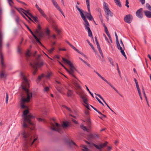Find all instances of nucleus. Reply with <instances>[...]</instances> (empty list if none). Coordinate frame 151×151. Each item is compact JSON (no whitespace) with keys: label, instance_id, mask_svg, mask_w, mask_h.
<instances>
[{"label":"nucleus","instance_id":"obj_21","mask_svg":"<svg viewBox=\"0 0 151 151\" xmlns=\"http://www.w3.org/2000/svg\"><path fill=\"white\" fill-rule=\"evenodd\" d=\"M56 88L58 91L61 93L63 94L62 91V88L60 85H56Z\"/></svg>","mask_w":151,"mask_h":151},{"label":"nucleus","instance_id":"obj_50","mask_svg":"<svg viewBox=\"0 0 151 151\" xmlns=\"http://www.w3.org/2000/svg\"><path fill=\"white\" fill-rule=\"evenodd\" d=\"M17 10L20 13H21V14L22 13H21V12H22L24 14V13H25L24 12V11H25V10H24V9H22V8H20L19 9V10H18V9H17Z\"/></svg>","mask_w":151,"mask_h":151},{"label":"nucleus","instance_id":"obj_18","mask_svg":"<svg viewBox=\"0 0 151 151\" xmlns=\"http://www.w3.org/2000/svg\"><path fill=\"white\" fill-rule=\"evenodd\" d=\"M35 33L36 34H37V37L39 39L40 41V39L43 37L44 36V35L43 33L41 32V31L35 30Z\"/></svg>","mask_w":151,"mask_h":151},{"label":"nucleus","instance_id":"obj_2","mask_svg":"<svg viewBox=\"0 0 151 151\" xmlns=\"http://www.w3.org/2000/svg\"><path fill=\"white\" fill-rule=\"evenodd\" d=\"M20 75L21 78H22L23 82L22 84V88L24 90L26 93L27 98L22 97L21 98V108L23 109H28L27 107L24 105L25 102H28L30 101V98L32 96V93L30 92L27 88L29 87V81L26 77L25 75L22 72H21Z\"/></svg>","mask_w":151,"mask_h":151},{"label":"nucleus","instance_id":"obj_60","mask_svg":"<svg viewBox=\"0 0 151 151\" xmlns=\"http://www.w3.org/2000/svg\"><path fill=\"white\" fill-rule=\"evenodd\" d=\"M117 70L118 71L119 74L120 75V72L119 70V68L118 66H117Z\"/></svg>","mask_w":151,"mask_h":151},{"label":"nucleus","instance_id":"obj_36","mask_svg":"<svg viewBox=\"0 0 151 151\" xmlns=\"http://www.w3.org/2000/svg\"><path fill=\"white\" fill-rule=\"evenodd\" d=\"M86 41L88 43L89 45L91 47V48L92 49L94 50V48L93 46V45L90 43L89 41L88 40H87Z\"/></svg>","mask_w":151,"mask_h":151},{"label":"nucleus","instance_id":"obj_17","mask_svg":"<svg viewBox=\"0 0 151 151\" xmlns=\"http://www.w3.org/2000/svg\"><path fill=\"white\" fill-rule=\"evenodd\" d=\"M83 100V102L86 104H87V99L86 97V95L84 94V92L78 95Z\"/></svg>","mask_w":151,"mask_h":151},{"label":"nucleus","instance_id":"obj_29","mask_svg":"<svg viewBox=\"0 0 151 151\" xmlns=\"http://www.w3.org/2000/svg\"><path fill=\"white\" fill-rule=\"evenodd\" d=\"M44 92H47L50 90V86H44Z\"/></svg>","mask_w":151,"mask_h":151},{"label":"nucleus","instance_id":"obj_54","mask_svg":"<svg viewBox=\"0 0 151 151\" xmlns=\"http://www.w3.org/2000/svg\"><path fill=\"white\" fill-rule=\"evenodd\" d=\"M50 31L48 29H47L46 30V33L47 35H49L50 34Z\"/></svg>","mask_w":151,"mask_h":151},{"label":"nucleus","instance_id":"obj_49","mask_svg":"<svg viewBox=\"0 0 151 151\" xmlns=\"http://www.w3.org/2000/svg\"><path fill=\"white\" fill-rule=\"evenodd\" d=\"M44 18L46 19L47 20H48V18L47 17L46 15L44 13V12L41 14Z\"/></svg>","mask_w":151,"mask_h":151},{"label":"nucleus","instance_id":"obj_9","mask_svg":"<svg viewBox=\"0 0 151 151\" xmlns=\"http://www.w3.org/2000/svg\"><path fill=\"white\" fill-rule=\"evenodd\" d=\"M52 73L51 71L47 72L45 76L43 74H42L41 76H39L37 80V83L38 84H39L41 79L44 77H45L47 79H50V77L52 75Z\"/></svg>","mask_w":151,"mask_h":151},{"label":"nucleus","instance_id":"obj_6","mask_svg":"<svg viewBox=\"0 0 151 151\" xmlns=\"http://www.w3.org/2000/svg\"><path fill=\"white\" fill-rule=\"evenodd\" d=\"M76 7L77 9L79 12L80 14L82 19L85 22V23L83 24L84 26V27L86 29H87L88 31L91 30L89 27L90 24L87 21L86 16L83 15L82 11L80 9V8L78 7V6L76 5Z\"/></svg>","mask_w":151,"mask_h":151},{"label":"nucleus","instance_id":"obj_5","mask_svg":"<svg viewBox=\"0 0 151 151\" xmlns=\"http://www.w3.org/2000/svg\"><path fill=\"white\" fill-rule=\"evenodd\" d=\"M62 60L64 63L65 64H67L69 65L70 70L67 69L61 63L59 62L60 63L64 68L70 74L72 75L73 76L75 77L74 73L76 69L72 63L69 60L65 58H64V57H62Z\"/></svg>","mask_w":151,"mask_h":151},{"label":"nucleus","instance_id":"obj_64","mask_svg":"<svg viewBox=\"0 0 151 151\" xmlns=\"http://www.w3.org/2000/svg\"><path fill=\"white\" fill-rule=\"evenodd\" d=\"M39 11L40 12V13L41 14L44 13V12L41 9H40Z\"/></svg>","mask_w":151,"mask_h":151},{"label":"nucleus","instance_id":"obj_57","mask_svg":"<svg viewBox=\"0 0 151 151\" xmlns=\"http://www.w3.org/2000/svg\"><path fill=\"white\" fill-rule=\"evenodd\" d=\"M136 84V88L137 89V91L140 90L138 83Z\"/></svg>","mask_w":151,"mask_h":151},{"label":"nucleus","instance_id":"obj_61","mask_svg":"<svg viewBox=\"0 0 151 151\" xmlns=\"http://www.w3.org/2000/svg\"><path fill=\"white\" fill-rule=\"evenodd\" d=\"M35 6L38 9V11H39L40 9H41L40 8L37 4H36L35 5Z\"/></svg>","mask_w":151,"mask_h":151},{"label":"nucleus","instance_id":"obj_59","mask_svg":"<svg viewBox=\"0 0 151 151\" xmlns=\"http://www.w3.org/2000/svg\"><path fill=\"white\" fill-rule=\"evenodd\" d=\"M95 41H96V45H97V44H99V43L98 42V41L97 40L96 37H95Z\"/></svg>","mask_w":151,"mask_h":151},{"label":"nucleus","instance_id":"obj_11","mask_svg":"<svg viewBox=\"0 0 151 151\" xmlns=\"http://www.w3.org/2000/svg\"><path fill=\"white\" fill-rule=\"evenodd\" d=\"M52 24L53 27L55 30L57 32L58 34H59L61 32L60 30L57 28L56 26L55 25V21L51 17L48 18V20H47Z\"/></svg>","mask_w":151,"mask_h":151},{"label":"nucleus","instance_id":"obj_58","mask_svg":"<svg viewBox=\"0 0 151 151\" xmlns=\"http://www.w3.org/2000/svg\"><path fill=\"white\" fill-rule=\"evenodd\" d=\"M141 3L142 4H144L145 2V0H139Z\"/></svg>","mask_w":151,"mask_h":151},{"label":"nucleus","instance_id":"obj_63","mask_svg":"<svg viewBox=\"0 0 151 151\" xmlns=\"http://www.w3.org/2000/svg\"><path fill=\"white\" fill-rule=\"evenodd\" d=\"M38 121L39 122H42V121H44V119H42L41 118H38L37 119Z\"/></svg>","mask_w":151,"mask_h":151},{"label":"nucleus","instance_id":"obj_31","mask_svg":"<svg viewBox=\"0 0 151 151\" xmlns=\"http://www.w3.org/2000/svg\"><path fill=\"white\" fill-rule=\"evenodd\" d=\"M81 127L84 131H87V132L88 131V129L86 128V127L84 125H81Z\"/></svg>","mask_w":151,"mask_h":151},{"label":"nucleus","instance_id":"obj_38","mask_svg":"<svg viewBox=\"0 0 151 151\" xmlns=\"http://www.w3.org/2000/svg\"><path fill=\"white\" fill-rule=\"evenodd\" d=\"M146 6L149 10L151 11V6L149 4H146Z\"/></svg>","mask_w":151,"mask_h":151},{"label":"nucleus","instance_id":"obj_1","mask_svg":"<svg viewBox=\"0 0 151 151\" xmlns=\"http://www.w3.org/2000/svg\"><path fill=\"white\" fill-rule=\"evenodd\" d=\"M29 112L28 109L23 112V129L18 135V136H20L24 141L22 149L26 151L28 150L29 146L32 145L37 140V138L34 139L32 137L29 131L34 129L35 126L32 122L34 116L31 115H27Z\"/></svg>","mask_w":151,"mask_h":151},{"label":"nucleus","instance_id":"obj_56","mask_svg":"<svg viewBox=\"0 0 151 151\" xmlns=\"http://www.w3.org/2000/svg\"><path fill=\"white\" fill-rule=\"evenodd\" d=\"M77 52L81 54L82 56H85V55L82 52H81L79 50L78 51H77Z\"/></svg>","mask_w":151,"mask_h":151},{"label":"nucleus","instance_id":"obj_26","mask_svg":"<svg viewBox=\"0 0 151 151\" xmlns=\"http://www.w3.org/2000/svg\"><path fill=\"white\" fill-rule=\"evenodd\" d=\"M82 149L83 151H89V149L87 147V146L85 145H82L81 146Z\"/></svg>","mask_w":151,"mask_h":151},{"label":"nucleus","instance_id":"obj_55","mask_svg":"<svg viewBox=\"0 0 151 151\" xmlns=\"http://www.w3.org/2000/svg\"><path fill=\"white\" fill-rule=\"evenodd\" d=\"M68 143H69V145H71L72 144L74 145H75V144H76L75 143L72 141H69L68 142Z\"/></svg>","mask_w":151,"mask_h":151},{"label":"nucleus","instance_id":"obj_28","mask_svg":"<svg viewBox=\"0 0 151 151\" xmlns=\"http://www.w3.org/2000/svg\"><path fill=\"white\" fill-rule=\"evenodd\" d=\"M86 4H87V7L88 10L90 12V3L89 0H86Z\"/></svg>","mask_w":151,"mask_h":151},{"label":"nucleus","instance_id":"obj_41","mask_svg":"<svg viewBox=\"0 0 151 151\" xmlns=\"http://www.w3.org/2000/svg\"><path fill=\"white\" fill-rule=\"evenodd\" d=\"M85 86L86 87V88L87 90L88 91L89 93H90V94L91 95V96L93 97H94L93 94L90 91L89 89H88V88L87 87V86L86 85H85Z\"/></svg>","mask_w":151,"mask_h":151},{"label":"nucleus","instance_id":"obj_30","mask_svg":"<svg viewBox=\"0 0 151 151\" xmlns=\"http://www.w3.org/2000/svg\"><path fill=\"white\" fill-rule=\"evenodd\" d=\"M86 121L88 124V127L89 128L90 127V125L91 124V120L90 118H88L86 119Z\"/></svg>","mask_w":151,"mask_h":151},{"label":"nucleus","instance_id":"obj_15","mask_svg":"<svg viewBox=\"0 0 151 151\" xmlns=\"http://www.w3.org/2000/svg\"><path fill=\"white\" fill-rule=\"evenodd\" d=\"M132 16L131 15H126L124 17V21L127 23L130 24L131 23L132 20Z\"/></svg>","mask_w":151,"mask_h":151},{"label":"nucleus","instance_id":"obj_14","mask_svg":"<svg viewBox=\"0 0 151 151\" xmlns=\"http://www.w3.org/2000/svg\"><path fill=\"white\" fill-rule=\"evenodd\" d=\"M108 144V142H105L103 144H99L98 145H96L94 144H93V145L96 148L99 150H101L103 147H106Z\"/></svg>","mask_w":151,"mask_h":151},{"label":"nucleus","instance_id":"obj_3","mask_svg":"<svg viewBox=\"0 0 151 151\" xmlns=\"http://www.w3.org/2000/svg\"><path fill=\"white\" fill-rule=\"evenodd\" d=\"M30 57H27L26 60L28 61H29L30 65L34 70L32 72L33 75H35L37 72L38 68L42 66L44 63L43 60L40 57H34L31 59Z\"/></svg>","mask_w":151,"mask_h":151},{"label":"nucleus","instance_id":"obj_47","mask_svg":"<svg viewBox=\"0 0 151 151\" xmlns=\"http://www.w3.org/2000/svg\"><path fill=\"white\" fill-rule=\"evenodd\" d=\"M11 45V44L9 42L7 43L6 44V46L8 49H9Z\"/></svg>","mask_w":151,"mask_h":151},{"label":"nucleus","instance_id":"obj_37","mask_svg":"<svg viewBox=\"0 0 151 151\" xmlns=\"http://www.w3.org/2000/svg\"><path fill=\"white\" fill-rule=\"evenodd\" d=\"M116 42L117 46L119 50L121 48H122V47L120 46V44H119V40L116 41Z\"/></svg>","mask_w":151,"mask_h":151},{"label":"nucleus","instance_id":"obj_27","mask_svg":"<svg viewBox=\"0 0 151 151\" xmlns=\"http://www.w3.org/2000/svg\"><path fill=\"white\" fill-rule=\"evenodd\" d=\"M33 53L31 52L29 50L27 49V51L26 53V55L28 57H30L31 55H32Z\"/></svg>","mask_w":151,"mask_h":151},{"label":"nucleus","instance_id":"obj_46","mask_svg":"<svg viewBox=\"0 0 151 151\" xmlns=\"http://www.w3.org/2000/svg\"><path fill=\"white\" fill-rule=\"evenodd\" d=\"M109 61L110 62L111 64L113 66H114V62L113 60L111 58H109Z\"/></svg>","mask_w":151,"mask_h":151},{"label":"nucleus","instance_id":"obj_43","mask_svg":"<svg viewBox=\"0 0 151 151\" xmlns=\"http://www.w3.org/2000/svg\"><path fill=\"white\" fill-rule=\"evenodd\" d=\"M87 18L90 20H91L92 19H93V17L91 14H90V15L89 16H87Z\"/></svg>","mask_w":151,"mask_h":151},{"label":"nucleus","instance_id":"obj_48","mask_svg":"<svg viewBox=\"0 0 151 151\" xmlns=\"http://www.w3.org/2000/svg\"><path fill=\"white\" fill-rule=\"evenodd\" d=\"M95 94L96 95H97L103 101V102L105 101L104 100V99L103 98V97L99 94H96V93H95Z\"/></svg>","mask_w":151,"mask_h":151},{"label":"nucleus","instance_id":"obj_22","mask_svg":"<svg viewBox=\"0 0 151 151\" xmlns=\"http://www.w3.org/2000/svg\"><path fill=\"white\" fill-rule=\"evenodd\" d=\"M66 88L67 89L68 92L67 93V96L69 97H71L73 93V91L72 90L68 89Z\"/></svg>","mask_w":151,"mask_h":151},{"label":"nucleus","instance_id":"obj_45","mask_svg":"<svg viewBox=\"0 0 151 151\" xmlns=\"http://www.w3.org/2000/svg\"><path fill=\"white\" fill-rule=\"evenodd\" d=\"M24 14L28 18V19L34 23V21L32 20V19L29 17L28 15L25 13H24Z\"/></svg>","mask_w":151,"mask_h":151},{"label":"nucleus","instance_id":"obj_19","mask_svg":"<svg viewBox=\"0 0 151 151\" xmlns=\"http://www.w3.org/2000/svg\"><path fill=\"white\" fill-rule=\"evenodd\" d=\"M88 137L90 139H95L99 138V135L97 134H89Z\"/></svg>","mask_w":151,"mask_h":151},{"label":"nucleus","instance_id":"obj_20","mask_svg":"<svg viewBox=\"0 0 151 151\" xmlns=\"http://www.w3.org/2000/svg\"><path fill=\"white\" fill-rule=\"evenodd\" d=\"M144 12L145 15L147 17L149 18H151V11L145 10L144 11Z\"/></svg>","mask_w":151,"mask_h":151},{"label":"nucleus","instance_id":"obj_13","mask_svg":"<svg viewBox=\"0 0 151 151\" xmlns=\"http://www.w3.org/2000/svg\"><path fill=\"white\" fill-rule=\"evenodd\" d=\"M25 26L27 28L28 30L31 33V34L36 39V41L37 42L39 43L41 46H43V45L42 44L40 41V40L39 38H38L37 36L33 33V32H32L30 29L29 27L26 24H25Z\"/></svg>","mask_w":151,"mask_h":151},{"label":"nucleus","instance_id":"obj_51","mask_svg":"<svg viewBox=\"0 0 151 151\" xmlns=\"http://www.w3.org/2000/svg\"><path fill=\"white\" fill-rule=\"evenodd\" d=\"M126 4H125V6H126L127 7L129 8V6L128 5V4H129V2L128 1V0H126Z\"/></svg>","mask_w":151,"mask_h":151},{"label":"nucleus","instance_id":"obj_25","mask_svg":"<svg viewBox=\"0 0 151 151\" xmlns=\"http://www.w3.org/2000/svg\"><path fill=\"white\" fill-rule=\"evenodd\" d=\"M82 11V12H83V15L85 16V15L87 17V16H89L90 15V14H91L90 13V11L89 12V11L88 10V12H87L86 11H83L82 10L80 9Z\"/></svg>","mask_w":151,"mask_h":151},{"label":"nucleus","instance_id":"obj_12","mask_svg":"<svg viewBox=\"0 0 151 151\" xmlns=\"http://www.w3.org/2000/svg\"><path fill=\"white\" fill-rule=\"evenodd\" d=\"M74 84L76 90V93L78 95L80 93L81 94L84 92L82 90L81 87L77 82H75Z\"/></svg>","mask_w":151,"mask_h":151},{"label":"nucleus","instance_id":"obj_16","mask_svg":"<svg viewBox=\"0 0 151 151\" xmlns=\"http://www.w3.org/2000/svg\"><path fill=\"white\" fill-rule=\"evenodd\" d=\"M143 10V9L142 8H141L138 10L136 13V16L140 19L142 18L143 16V14L142 13Z\"/></svg>","mask_w":151,"mask_h":151},{"label":"nucleus","instance_id":"obj_32","mask_svg":"<svg viewBox=\"0 0 151 151\" xmlns=\"http://www.w3.org/2000/svg\"><path fill=\"white\" fill-rule=\"evenodd\" d=\"M32 19L34 21L36 22L37 23H38L39 22V20L38 19L37 17H34Z\"/></svg>","mask_w":151,"mask_h":151},{"label":"nucleus","instance_id":"obj_34","mask_svg":"<svg viewBox=\"0 0 151 151\" xmlns=\"http://www.w3.org/2000/svg\"><path fill=\"white\" fill-rule=\"evenodd\" d=\"M99 17L101 22L102 23L103 22V19L102 15L101 12H100L99 14Z\"/></svg>","mask_w":151,"mask_h":151},{"label":"nucleus","instance_id":"obj_33","mask_svg":"<svg viewBox=\"0 0 151 151\" xmlns=\"http://www.w3.org/2000/svg\"><path fill=\"white\" fill-rule=\"evenodd\" d=\"M8 3L11 6H12V4H14V3L13 2L12 0H7Z\"/></svg>","mask_w":151,"mask_h":151},{"label":"nucleus","instance_id":"obj_52","mask_svg":"<svg viewBox=\"0 0 151 151\" xmlns=\"http://www.w3.org/2000/svg\"><path fill=\"white\" fill-rule=\"evenodd\" d=\"M143 94H144V96L145 97V99H146V100L147 101V104H148V106H149V105L148 104V101H147V96H146L145 94V92L143 90Z\"/></svg>","mask_w":151,"mask_h":151},{"label":"nucleus","instance_id":"obj_40","mask_svg":"<svg viewBox=\"0 0 151 151\" xmlns=\"http://www.w3.org/2000/svg\"><path fill=\"white\" fill-rule=\"evenodd\" d=\"M121 50V52L122 55L124 56V57H126L124 51V50L122 49V48H121V49H120Z\"/></svg>","mask_w":151,"mask_h":151},{"label":"nucleus","instance_id":"obj_10","mask_svg":"<svg viewBox=\"0 0 151 151\" xmlns=\"http://www.w3.org/2000/svg\"><path fill=\"white\" fill-rule=\"evenodd\" d=\"M96 74L100 77L103 80L106 82L107 83H108L113 89L118 94H119L121 97H122V96L120 94L119 91L118 90L112 85V84L108 81L106 79H105L103 77L101 76L98 72L96 73Z\"/></svg>","mask_w":151,"mask_h":151},{"label":"nucleus","instance_id":"obj_62","mask_svg":"<svg viewBox=\"0 0 151 151\" xmlns=\"http://www.w3.org/2000/svg\"><path fill=\"white\" fill-rule=\"evenodd\" d=\"M104 29H105V31L106 33H107V32H109L108 31L107 28L106 27H104Z\"/></svg>","mask_w":151,"mask_h":151},{"label":"nucleus","instance_id":"obj_7","mask_svg":"<svg viewBox=\"0 0 151 151\" xmlns=\"http://www.w3.org/2000/svg\"><path fill=\"white\" fill-rule=\"evenodd\" d=\"M4 57H1L0 64L2 70L0 71V78L2 79H5L7 75L4 69L5 68L6 66L4 62Z\"/></svg>","mask_w":151,"mask_h":151},{"label":"nucleus","instance_id":"obj_53","mask_svg":"<svg viewBox=\"0 0 151 151\" xmlns=\"http://www.w3.org/2000/svg\"><path fill=\"white\" fill-rule=\"evenodd\" d=\"M99 53H100V54H101V56H102V57H103V53L102 52V50H101V48L100 49H99Z\"/></svg>","mask_w":151,"mask_h":151},{"label":"nucleus","instance_id":"obj_23","mask_svg":"<svg viewBox=\"0 0 151 151\" xmlns=\"http://www.w3.org/2000/svg\"><path fill=\"white\" fill-rule=\"evenodd\" d=\"M52 4L56 8V9H59L60 6H59L58 4H57L55 0H51Z\"/></svg>","mask_w":151,"mask_h":151},{"label":"nucleus","instance_id":"obj_24","mask_svg":"<svg viewBox=\"0 0 151 151\" xmlns=\"http://www.w3.org/2000/svg\"><path fill=\"white\" fill-rule=\"evenodd\" d=\"M114 2L119 7H122V5L121 2L119 0H114Z\"/></svg>","mask_w":151,"mask_h":151},{"label":"nucleus","instance_id":"obj_8","mask_svg":"<svg viewBox=\"0 0 151 151\" xmlns=\"http://www.w3.org/2000/svg\"><path fill=\"white\" fill-rule=\"evenodd\" d=\"M104 8L106 15V18L107 21H108L109 20V16L111 17H113V13L109 9L108 5L105 2H104Z\"/></svg>","mask_w":151,"mask_h":151},{"label":"nucleus","instance_id":"obj_39","mask_svg":"<svg viewBox=\"0 0 151 151\" xmlns=\"http://www.w3.org/2000/svg\"><path fill=\"white\" fill-rule=\"evenodd\" d=\"M88 35L89 37H92V38H93V37L92 36V34L91 31V30L88 31Z\"/></svg>","mask_w":151,"mask_h":151},{"label":"nucleus","instance_id":"obj_4","mask_svg":"<svg viewBox=\"0 0 151 151\" xmlns=\"http://www.w3.org/2000/svg\"><path fill=\"white\" fill-rule=\"evenodd\" d=\"M51 125L52 130L58 132L60 134L63 132L64 128L67 127L69 126L68 122H63L62 125L60 124L57 123H55V124L51 123Z\"/></svg>","mask_w":151,"mask_h":151},{"label":"nucleus","instance_id":"obj_44","mask_svg":"<svg viewBox=\"0 0 151 151\" xmlns=\"http://www.w3.org/2000/svg\"><path fill=\"white\" fill-rule=\"evenodd\" d=\"M38 25L37 26V29H36L35 30H37V31H41V26H40V25L39 24V23H38Z\"/></svg>","mask_w":151,"mask_h":151},{"label":"nucleus","instance_id":"obj_42","mask_svg":"<svg viewBox=\"0 0 151 151\" xmlns=\"http://www.w3.org/2000/svg\"><path fill=\"white\" fill-rule=\"evenodd\" d=\"M6 104L8 103V101L9 99V96L7 93H6Z\"/></svg>","mask_w":151,"mask_h":151},{"label":"nucleus","instance_id":"obj_35","mask_svg":"<svg viewBox=\"0 0 151 151\" xmlns=\"http://www.w3.org/2000/svg\"><path fill=\"white\" fill-rule=\"evenodd\" d=\"M55 50L54 47H52L48 50L49 53L51 54Z\"/></svg>","mask_w":151,"mask_h":151}]
</instances>
